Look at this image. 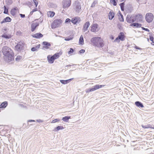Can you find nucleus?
I'll return each instance as SVG.
<instances>
[{"mask_svg":"<svg viewBox=\"0 0 154 154\" xmlns=\"http://www.w3.org/2000/svg\"><path fill=\"white\" fill-rule=\"evenodd\" d=\"M2 51L5 57L4 59L8 62H10L14 60V53L12 50L7 46H4Z\"/></svg>","mask_w":154,"mask_h":154,"instance_id":"nucleus-1","label":"nucleus"},{"mask_svg":"<svg viewBox=\"0 0 154 154\" xmlns=\"http://www.w3.org/2000/svg\"><path fill=\"white\" fill-rule=\"evenodd\" d=\"M91 42L94 46L98 48H102L104 44L103 41L100 37H94L91 39Z\"/></svg>","mask_w":154,"mask_h":154,"instance_id":"nucleus-2","label":"nucleus"},{"mask_svg":"<svg viewBox=\"0 0 154 154\" xmlns=\"http://www.w3.org/2000/svg\"><path fill=\"white\" fill-rule=\"evenodd\" d=\"M62 52L57 53L51 56L48 55L47 57V59L48 62L50 63H53L55 60L58 58L60 57V55H61Z\"/></svg>","mask_w":154,"mask_h":154,"instance_id":"nucleus-3","label":"nucleus"},{"mask_svg":"<svg viewBox=\"0 0 154 154\" xmlns=\"http://www.w3.org/2000/svg\"><path fill=\"white\" fill-rule=\"evenodd\" d=\"M63 20L60 19L55 20L53 22L51 25L52 29H54L60 26L62 24Z\"/></svg>","mask_w":154,"mask_h":154,"instance_id":"nucleus-4","label":"nucleus"},{"mask_svg":"<svg viewBox=\"0 0 154 154\" xmlns=\"http://www.w3.org/2000/svg\"><path fill=\"white\" fill-rule=\"evenodd\" d=\"M105 86L104 85H96L95 86L92 87L91 88H89L86 89V92L87 93H88L90 92L93 91L97 90L98 89L102 87H103Z\"/></svg>","mask_w":154,"mask_h":154,"instance_id":"nucleus-5","label":"nucleus"},{"mask_svg":"<svg viewBox=\"0 0 154 154\" xmlns=\"http://www.w3.org/2000/svg\"><path fill=\"white\" fill-rule=\"evenodd\" d=\"M154 17V16L152 13H148L146 15L145 19L148 23L151 22L153 20Z\"/></svg>","mask_w":154,"mask_h":154,"instance_id":"nucleus-6","label":"nucleus"},{"mask_svg":"<svg viewBox=\"0 0 154 154\" xmlns=\"http://www.w3.org/2000/svg\"><path fill=\"white\" fill-rule=\"evenodd\" d=\"M134 15L135 22H139L142 21L143 17L142 14H137Z\"/></svg>","mask_w":154,"mask_h":154,"instance_id":"nucleus-7","label":"nucleus"},{"mask_svg":"<svg viewBox=\"0 0 154 154\" xmlns=\"http://www.w3.org/2000/svg\"><path fill=\"white\" fill-rule=\"evenodd\" d=\"M125 36L123 32H121L119 34L118 37L114 40L115 42H119L120 40L123 41L125 40Z\"/></svg>","mask_w":154,"mask_h":154,"instance_id":"nucleus-8","label":"nucleus"},{"mask_svg":"<svg viewBox=\"0 0 154 154\" xmlns=\"http://www.w3.org/2000/svg\"><path fill=\"white\" fill-rule=\"evenodd\" d=\"M23 42L22 41L19 42L15 46V48L18 51H20L23 49Z\"/></svg>","mask_w":154,"mask_h":154,"instance_id":"nucleus-9","label":"nucleus"},{"mask_svg":"<svg viewBox=\"0 0 154 154\" xmlns=\"http://www.w3.org/2000/svg\"><path fill=\"white\" fill-rule=\"evenodd\" d=\"M126 20L127 22L128 23H131L135 22L134 15L133 14L131 16L130 15H127Z\"/></svg>","mask_w":154,"mask_h":154,"instance_id":"nucleus-10","label":"nucleus"},{"mask_svg":"<svg viewBox=\"0 0 154 154\" xmlns=\"http://www.w3.org/2000/svg\"><path fill=\"white\" fill-rule=\"evenodd\" d=\"M63 7L64 8L69 7L71 4L70 0H63Z\"/></svg>","mask_w":154,"mask_h":154,"instance_id":"nucleus-11","label":"nucleus"},{"mask_svg":"<svg viewBox=\"0 0 154 154\" xmlns=\"http://www.w3.org/2000/svg\"><path fill=\"white\" fill-rule=\"evenodd\" d=\"M81 20V18L80 17H74L72 19L71 22L74 24H75L77 23H79Z\"/></svg>","mask_w":154,"mask_h":154,"instance_id":"nucleus-12","label":"nucleus"},{"mask_svg":"<svg viewBox=\"0 0 154 154\" xmlns=\"http://www.w3.org/2000/svg\"><path fill=\"white\" fill-rule=\"evenodd\" d=\"M75 10L76 12H79L81 9V6L80 3L78 1H76L75 3Z\"/></svg>","mask_w":154,"mask_h":154,"instance_id":"nucleus-13","label":"nucleus"},{"mask_svg":"<svg viewBox=\"0 0 154 154\" xmlns=\"http://www.w3.org/2000/svg\"><path fill=\"white\" fill-rule=\"evenodd\" d=\"M39 25V23H33L31 25V30L33 32H34L36 28Z\"/></svg>","mask_w":154,"mask_h":154,"instance_id":"nucleus-14","label":"nucleus"},{"mask_svg":"<svg viewBox=\"0 0 154 154\" xmlns=\"http://www.w3.org/2000/svg\"><path fill=\"white\" fill-rule=\"evenodd\" d=\"M32 36L33 38H34L37 39H39L43 37V35L41 33L38 32L32 35Z\"/></svg>","mask_w":154,"mask_h":154,"instance_id":"nucleus-15","label":"nucleus"},{"mask_svg":"<svg viewBox=\"0 0 154 154\" xmlns=\"http://www.w3.org/2000/svg\"><path fill=\"white\" fill-rule=\"evenodd\" d=\"M90 25V23L89 21L86 22L84 25L83 28V30L84 32L87 31L88 30V28L89 27Z\"/></svg>","mask_w":154,"mask_h":154,"instance_id":"nucleus-16","label":"nucleus"},{"mask_svg":"<svg viewBox=\"0 0 154 154\" xmlns=\"http://www.w3.org/2000/svg\"><path fill=\"white\" fill-rule=\"evenodd\" d=\"M98 25L97 23H94L91 26V31L93 32H95L97 28Z\"/></svg>","mask_w":154,"mask_h":154,"instance_id":"nucleus-17","label":"nucleus"},{"mask_svg":"<svg viewBox=\"0 0 154 154\" xmlns=\"http://www.w3.org/2000/svg\"><path fill=\"white\" fill-rule=\"evenodd\" d=\"M43 44L44 46L43 47L42 49L46 48V49H48L49 47L51 46V44L50 43H49L47 42H43Z\"/></svg>","mask_w":154,"mask_h":154,"instance_id":"nucleus-18","label":"nucleus"},{"mask_svg":"<svg viewBox=\"0 0 154 154\" xmlns=\"http://www.w3.org/2000/svg\"><path fill=\"white\" fill-rule=\"evenodd\" d=\"M11 20V19L9 17H7L4 19L1 22V23L2 24L6 22H10Z\"/></svg>","mask_w":154,"mask_h":154,"instance_id":"nucleus-19","label":"nucleus"},{"mask_svg":"<svg viewBox=\"0 0 154 154\" xmlns=\"http://www.w3.org/2000/svg\"><path fill=\"white\" fill-rule=\"evenodd\" d=\"M130 26H134L136 28H140L141 27L142 25L141 24H139L138 23H131Z\"/></svg>","mask_w":154,"mask_h":154,"instance_id":"nucleus-20","label":"nucleus"},{"mask_svg":"<svg viewBox=\"0 0 154 154\" xmlns=\"http://www.w3.org/2000/svg\"><path fill=\"white\" fill-rule=\"evenodd\" d=\"M8 105V102L5 101L2 103L0 105V108H5Z\"/></svg>","mask_w":154,"mask_h":154,"instance_id":"nucleus-21","label":"nucleus"},{"mask_svg":"<svg viewBox=\"0 0 154 154\" xmlns=\"http://www.w3.org/2000/svg\"><path fill=\"white\" fill-rule=\"evenodd\" d=\"M73 79H71L66 80H60V82L63 84H66L69 82Z\"/></svg>","mask_w":154,"mask_h":154,"instance_id":"nucleus-22","label":"nucleus"},{"mask_svg":"<svg viewBox=\"0 0 154 154\" xmlns=\"http://www.w3.org/2000/svg\"><path fill=\"white\" fill-rule=\"evenodd\" d=\"M135 104L137 107H139L143 108L144 106L142 103L141 102L137 101L135 103Z\"/></svg>","mask_w":154,"mask_h":154,"instance_id":"nucleus-23","label":"nucleus"},{"mask_svg":"<svg viewBox=\"0 0 154 154\" xmlns=\"http://www.w3.org/2000/svg\"><path fill=\"white\" fill-rule=\"evenodd\" d=\"M115 14L113 11H110L109 15V19L110 20H112L114 17Z\"/></svg>","mask_w":154,"mask_h":154,"instance_id":"nucleus-24","label":"nucleus"},{"mask_svg":"<svg viewBox=\"0 0 154 154\" xmlns=\"http://www.w3.org/2000/svg\"><path fill=\"white\" fill-rule=\"evenodd\" d=\"M18 9L17 8V7H15L13 9H11V14L13 16H14L15 15L16 12V11Z\"/></svg>","mask_w":154,"mask_h":154,"instance_id":"nucleus-25","label":"nucleus"},{"mask_svg":"<svg viewBox=\"0 0 154 154\" xmlns=\"http://www.w3.org/2000/svg\"><path fill=\"white\" fill-rule=\"evenodd\" d=\"M55 14V12L53 11H49L47 13L48 16L51 17H54Z\"/></svg>","mask_w":154,"mask_h":154,"instance_id":"nucleus-26","label":"nucleus"},{"mask_svg":"<svg viewBox=\"0 0 154 154\" xmlns=\"http://www.w3.org/2000/svg\"><path fill=\"white\" fill-rule=\"evenodd\" d=\"M40 45H38L36 46L32 47L31 49V51H37V50L40 48Z\"/></svg>","mask_w":154,"mask_h":154,"instance_id":"nucleus-27","label":"nucleus"},{"mask_svg":"<svg viewBox=\"0 0 154 154\" xmlns=\"http://www.w3.org/2000/svg\"><path fill=\"white\" fill-rule=\"evenodd\" d=\"M79 43L81 45H83L84 44V39L82 35H81L80 38Z\"/></svg>","mask_w":154,"mask_h":154,"instance_id":"nucleus-28","label":"nucleus"},{"mask_svg":"<svg viewBox=\"0 0 154 154\" xmlns=\"http://www.w3.org/2000/svg\"><path fill=\"white\" fill-rule=\"evenodd\" d=\"M64 128L62 126H59L57 127L54 129V131H58L60 130H62Z\"/></svg>","mask_w":154,"mask_h":154,"instance_id":"nucleus-29","label":"nucleus"},{"mask_svg":"<svg viewBox=\"0 0 154 154\" xmlns=\"http://www.w3.org/2000/svg\"><path fill=\"white\" fill-rule=\"evenodd\" d=\"M119 14L121 17L119 18V20L121 22H123L124 21V19L123 15L119 11Z\"/></svg>","mask_w":154,"mask_h":154,"instance_id":"nucleus-30","label":"nucleus"},{"mask_svg":"<svg viewBox=\"0 0 154 154\" xmlns=\"http://www.w3.org/2000/svg\"><path fill=\"white\" fill-rule=\"evenodd\" d=\"M70 116H66L64 117H63L62 120L64 121L67 122L68 121L69 119H70Z\"/></svg>","mask_w":154,"mask_h":154,"instance_id":"nucleus-31","label":"nucleus"},{"mask_svg":"<svg viewBox=\"0 0 154 154\" xmlns=\"http://www.w3.org/2000/svg\"><path fill=\"white\" fill-rule=\"evenodd\" d=\"M2 37L3 38L8 39L9 38L11 37L10 35H7L5 34H3V35L2 36Z\"/></svg>","mask_w":154,"mask_h":154,"instance_id":"nucleus-32","label":"nucleus"},{"mask_svg":"<svg viewBox=\"0 0 154 154\" xmlns=\"http://www.w3.org/2000/svg\"><path fill=\"white\" fill-rule=\"evenodd\" d=\"M150 125H142L141 126L143 128H152L150 126Z\"/></svg>","mask_w":154,"mask_h":154,"instance_id":"nucleus-33","label":"nucleus"},{"mask_svg":"<svg viewBox=\"0 0 154 154\" xmlns=\"http://www.w3.org/2000/svg\"><path fill=\"white\" fill-rule=\"evenodd\" d=\"M110 2L114 6H116L117 5V2L116 0H110Z\"/></svg>","mask_w":154,"mask_h":154,"instance_id":"nucleus-34","label":"nucleus"},{"mask_svg":"<svg viewBox=\"0 0 154 154\" xmlns=\"http://www.w3.org/2000/svg\"><path fill=\"white\" fill-rule=\"evenodd\" d=\"M22 59V57L21 56L18 55L17 57L15 60L16 61Z\"/></svg>","mask_w":154,"mask_h":154,"instance_id":"nucleus-35","label":"nucleus"},{"mask_svg":"<svg viewBox=\"0 0 154 154\" xmlns=\"http://www.w3.org/2000/svg\"><path fill=\"white\" fill-rule=\"evenodd\" d=\"M4 13L6 14H7L8 13V9L5 6H4Z\"/></svg>","mask_w":154,"mask_h":154,"instance_id":"nucleus-36","label":"nucleus"},{"mask_svg":"<svg viewBox=\"0 0 154 154\" xmlns=\"http://www.w3.org/2000/svg\"><path fill=\"white\" fill-rule=\"evenodd\" d=\"M97 2H98L97 1H94L93 2L92 4L91 7H94V6H95V5H96L97 4Z\"/></svg>","mask_w":154,"mask_h":154,"instance_id":"nucleus-37","label":"nucleus"},{"mask_svg":"<svg viewBox=\"0 0 154 154\" xmlns=\"http://www.w3.org/2000/svg\"><path fill=\"white\" fill-rule=\"evenodd\" d=\"M60 119H57L52 120V121L51 122V123H55L57 122H59V121H60Z\"/></svg>","mask_w":154,"mask_h":154,"instance_id":"nucleus-38","label":"nucleus"},{"mask_svg":"<svg viewBox=\"0 0 154 154\" xmlns=\"http://www.w3.org/2000/svg\"><path fill=\"white\" fill-rule=\"evenodd\" d=\"M74 51V50L72 48H70V50L68 52V54H71V53H72Z\"/></svg>","mask_w":154,"mask_h":154,"instance_id":"nucleus-39","label":"nucleus"},{"mask_svg":"<svg viewBox=\"0 0 154 154\" xmlns=\"http://www.w3.org/2000/svg\"><path fill=\"white\" fill-rule=\"evenodd\" d=\"M35 5V7H36L38 5V2L36 0H33Z\"/></svg>","mask_w":154,"mask_h":154,"instance_id":"nucleus-40","label":"nucleus"},{"mask_svg":"<svg viewBox=\"0 0 154 154\" xmlns=\"http://www.w3.org/2000/svg\"><path fill=\"white\" fill-rule=\"evenodd\" d=\"M71 21V20L70 19L67 18L65 20V23H70Z\"/></svg>","mask_w":154,"mask_h":154,"instance_id":"nucleus-41","label":"nucleus"},{"mask_svg":"<svg viewBox=\"0 0 154 154\" xmlns=\"http://www.w3.org/2000/svg\"><path fill=\"white\" fill-rule=\"evenodd\" d=\"M141 28L143 30H145L146 31L149 32V30L147 28H146L144 27H141Z\"/></svg>","mask_w":154,"mask_h":154,"instance_id":"nucleus-42","label":"nucleus"},{"mask_svg":"<svg viewBox=\"0 0 154 154\" xmlns=\"http://www.w3.org/2000/svg\"><path fill=\"white\" fill-rule=\"evenodd\" d=\"M85 51L84 49H81L79 51L80 54H81L84 53Z\"/></svg>","mask_w":154,"mask_h":154,"instance_id":"nucleus-43","label":"nucleus"},{"mask_svg":"<svg viewBox=\"0 0 154 154\" xmlns=\"http://www.w3.org/2000/svg\"><path fill=\"white\" fill-rule=\"evenodd\" d=\"M149 39L152 42L153 41L154 38L152 36H149Z\"/></svg>","mask_w":154,"mask_h":154,"instance_id":"nucleus-44","label":"nucleus"},{"mask_svg":"<svg viewBox=\"0 0 154 154\" xmlns=\"http://www.w3.org/2000/svg\"><path fill=\"white\" fill-rule=\"evenodd\" d=\"M120 7H124L125 3L124 2H122L119 4Z\"/></svg>","mask_w":154,"mask_h":154,"instance_id":"nucleus-45","label":"nucleus"},{"mask_svg":"<svg viewBox=\"0 0 154 154\" xmlns=\"http://www.w3.org/2000/svg\"><path fill=\"white\" fill-rule=\"evenodd\" d=\"M20 16L22 18H24L25 17V14H20Z\"/></svg>","mask_w":154,"mask_h":154,"instance_id":"nucleus-46","label":"nucleus"},{"mask_svg":"<svg viewBox=\"0 0 154 154\" xmlns=\"http://www.w3.org/2000/svg\"><path fill=\"white\" fill-rule=\"evenodd\" d=\"M36 121L38 122H43V121L41 119H37L36 120Z\"/></svg>","mask_w":154,"mask_h":154,"instance_id":"nucleus-47","label":"nucleus"},{"mask_svg":"<svg viewBox=\"0 0 154 154\" xmlns=\"http://www.w3.org/2000/svg\"><path fill=\"white\" fill-rule=\"evenodd\" d=\"M28 122H35V121L34 120H29L27 121Z\"/></svg>","mask_w":154,"mask_h":154,"instance_id":"nucleus-48","label":"nucleus"},{"mask_svg":"<svg viewBox=\"0 0 154 154\" xmlns=\"http://www.w3.org/2000/svg\"><path fill=\"white\" fill-rule=\"evenodd\" d=\"M37 10V8H35V9H33L32 10V12H34L35 11H36Z\"/></svg>","mask_w":154,"mask_h":154,"instance_id":"nucleus-49","label":"nucleus"},{"mask_svg":"<svg viewBox=\"0 0 154 154\" xmlns=\"http://www.w3.org/2000/svg\"><path fill=\"white\" fill-rule=\"evenodd\" d=\"M134 48H136V49H139V50H141V48H140L139 47H137V46H135L134 47Z\"/></svg>","mask_w":154,"mask_h":154,"instance_id":"nucleus-50","label":"nucleus"},{"mask_svg":"<svg viewBox=\"0 0 154 154\" xmlns=\"http://www.w3.org/2000/svg\"><path fill=\"white\" fill-rule=\"evenodd\" d=\"M121 10L122 11H124V7H120Z\"/></svg>","mask_w":154,"mask_h":154,"instance_id":"nucleus-51","label":"nucleus"},{"mask_svg":"<svg viewBox=\"0 0 154 154\" xmlns=\"http://www.w3.org/2000/svg\"><path fill=\"white\" fill-rule=\"evenodd\" d=\"M71 39L69 38H67L65 39V40L66 41H69Z\"/></svg>","mask_w":154,"mask_h":154,"instance_id":"nucleus-52","label":"nucleus"},{"mask_svg":"<svg viewBox=\"0 0 154 154\" xmlns=\"http://www.w3.org/2000/svg\"><path fill=\"white\" fill-rule=\"evenodd\" d=\"M74 65L73 64H72V65H67V66H66V67H67V66H72L73 65Z\"/></svg>","mask_w":154,"mask_h":154,"instance_id":"nucleus-53","label":"nucleus"},{"mask_svg":"<svg viewBox=\"0 0 154 154\" xmlns=\"http://www.w3.org/2000/svg\"><path fill=\"white\" fill-rule=\"evenodd\" d=\"M33 12H32V11H31V12H30V15H32V14H33Z\"/></svg>","mask_w":154,"mask_h":154,"instance_id":"nucleus-54","label":"nucleus"},{"mask_svg":"<svg viewBox=\"0 0 154 154\" xmlns=\"http://www.w3.org/2000/svg\"><path fill=\"white\" fill-rule=\"evenodd\" d=\"M152 45H154V42L153 41L152 42Z\"/></svg>","mask_w":154,"mask_h":154,"instance_id":"nucleus-55","label":"nucleus"},{"mask_svg":"<svg viewBox=\"0 0 154 154\" xmlns=\"http://www.w3.org/2000/svg\"><path fill=\"white\" fill-rule=\"evenodd\" d=\"M121 1V2H123L124 1V0H120Z\"/></svg>","mask_w":154,"mask_h":154,"instance_id":"nucleus-56","label":"nucleus"},{"mask_svg":"<svg viewBox=\"0 0 154 154\" xmlns=\"http://www.w3.org/2000/svg\"><path fill=\"white\" fill-rule=\"evenodd\" d=\"M153 128V129H154V127H153L152 128Z\"/></svg>","mask_w":154,"mask_h":154,"instance_id":"nucleus-57","label":"nucleus"},{"mask_svg":"<svg viewBox=\"0 0 154 154\" xmlns=\"http://www.w3.org/2000/svg\"><path fill=\"white\" fill-rule=\"evenodd\" d=\"M4 30H5V31H6V29H4Z\"/></svg>","mask_w":154,"mask_h":154,"instance_id":"nucleus-58","label":"nucleus"},{"mask_svg":"<svg viewBox=\"0 0 154 154\" xmlns=\"http://www.w3.org/2000/svg\"><path fill=\"white\" fill-rule=\"evenodd\" d=\"M113 39V38H112V39Z\"/></svg>","mask_w":154,"mask_h":154,"instance_id":"nucleus-59","label":"nucleus"}]
</instances>
